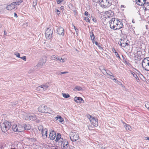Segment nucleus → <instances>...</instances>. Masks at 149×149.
Here are the masks:
<instances>
[{
  "mask_svg": "<svg viewBox=\"0 0 149 149\" xmlns=\"http://www.w3.org/2000/svg\"><path fill=\"white\" fill-rule=\"evenodd\" d=\"M110 27L113 29H119L123 26V24L118 19L112 18L109 21Z\"/></svg>",
  "mask_w": 149,
  "mask_h": 149,
  "instance_id": "f257e3e1",
  "label": "nucleus"
},
{
  "mask_svg": "<svg viewBox=\"0 0 149 149\" xmlns=\"http://www.w3.org/2000/svg\"><path fill=\"white\" fill-rule=\"evenodd\" d=\"M56 142H58V144L60 145L62 149H66L68 145V143L66 140L63 139L61 138V135L60 134L58 133L56 136L55 140Z\"/></svg>",
  "mask_w": 149,
  "mask_h": 149,
  "instance_id": "f03ea898",
  "label": "nucleus"
},
{
  "mask_svg": "<svg viewBox=\"0 0 149 149\" xmlns=\"http://www.w3.org/2000/svg\"><path fill=\"white\" fill-rule=\"evenodd\" d=\"M19 116L26 120H33L36 119V117L35 115H31L30 114L27 113L24 111H21Z\"/></svg>",
  "mask_w": 149,
  "mask_h": 149,
  "instance_id": "7ed1b4c3",
  "label": "nucleus"
},
{
  "mask_svg": "<svg viewBox=\"0 0 149 149\" xmlns=\"http://www.w3.org/2000/svg\"><path fill=\"white\" fill-rule=\"evenodd\" d=\"M38 111L42 113H51L52 112V110L49 108L47 107L45 105H42L38 108Z\"/></svg>",
  "mask_w": 149,
  "mask_h": 149,
  "instance_id": "20e7f679",
  "label": "nucleus"
},
{
  "mask_svg": "<svg viewBox=\"0 0 149 149\" xmlns=\"http://www.w3.org/2000/svg\"><path fill=\"white\" fill-rule=\"evenodd\" d=\"M11 125L10 123L7 121H5L1 123V129L2 131L5 132L10 128Z\"/></svg>",
  "mask_w": 149,
  "mask_h": 149,
  "instance_id": "39448f33",
  "label": "nucleus"
},
{
  "mask_svg": "<svg viewBox=\"0 0 149 149\" xmlns=\"http://www.w3.org/2000/svg\"><path fill=\"white\" fill-rule=\"evenodd\" d=\"M142 66L145 70L149 71V57L143 59L142 62Z\"/></svg>",
  "mask_w": 149,
  "mask_h": 149,
  "instance_id": "423d86ee",
  "label": "nucleus"
},
{
  "mask_svg": "<svg viewBox=\"0 0 149 149\" xmlns=\"http://www.w3.org/2000/svg\"><path fill=\"white\" fill-rule=\"evenodd\" d=\"M70 140L72 141H76L79 139L78 133L75 132H71L70 134Z\"/></svg>",
  "mask_w": 149,
  "mask_h": 149,
  "instance_id": "0eeeda50",
  "label": "nucleus"
},
{
  "mask_svg": "<svg viewBox=\"0 0 149 149\" xmlns=\"http://www.w3.org/2000/svg\"><path fill=\"white\" fill-rule=\"evenodd\" d=\"M12 129L13 131L15 132H21L24 130L23 127L19 124H14L12 126Z\"/></svg>",
  "mask_w": 149,
  "mask_h": 149,
  "instance_id": "6e6552de",
  "label": "nucleus"
},
{
  "mask_svg": "<svg viewBox=\"0 0 149 149\" xmlns=\"http://www.w3.org/2000/svg\"><path fill=\"white\" fill-rule=\"evenodd\" d=\"M100 3V6L104 8L109 7L111 5L110 0H101Z\"/></svg>",
  "mask_w": 149,
  "mask_h": 149,
  "instance_id": "1a4fd4ad",
  "label": "nucleus"
},
{
  "mask_svg": "<svg viewBox=\"0 0 149 149\" xmlns=\"http://www.w3.org/2000/svg\"><path fill=\"white\" fill-rule=\"evenodd\" d=\"M88 117L92 125L95 127H97L98 126V120L97 118L93 117L90 115H88Z\"/></svg>",
  "mask_w": 149,
  "mask_h": 149,
  "instance_id": "9d476101",
  "label": "nucleus"
},
{
  "mask_svg": "<svg viewBox=\"0 0 149 149\" xmlns=\"http://www.w3.org/2000/svg\"><path fill=\"white\" fill-rule=\"evenodd\" d=\"M53 32L52 30L47 28L45 33L46 38L48 39H50L52 38V37Z\"/></svg>",
  "mask_w": 149,
  "mask_h": 149,
  "instance_id": "9b49d317",
  "label": "nucleus"
},
{
  "mask_svg": "<svg viewBox=\"0 0 149 149\" xmlns=\"http://www.w3.org/2000/svg\"><path fill=\"white\" fill-rule=\"evenodd\" d=\"M118 44L121 46L124 47H125L129 45L128 43L127 42L126 40L124 38L123 39H121L118 42Z\"/></svg>",
  "mask_w": 149,
  "mask_h": 149,
  "instance_id": "f8f14e48",
  "label": "nucleus"
},
{
  "mask_svg": "<svg viewBox=\"0 0 149 149\" xmlns=\"http://www.w3.org/2000/svg\"><path fill=\"white\" fill-rule=\"evenodd\" d=\"M13 2L11 4L8 5L6 7V9L9 10H11L15 8V5H14Z\"/></svg>",
  "mask_w": 149,
  "mask_h": 149,
  "instance_id": "ddd939ff",
  "label": "nucleus"
},
{
  "mask_svg": "<svg viewBox=\"0 0 149 149\" xmlns=\"http://www.w3.org/2000/svg\"><path fill=\"white\" fill-rule=\"evenodd\" d=\"M49 136L50 139L53 140L55 139L56 137V135L55 132L52 131L51 132H50Z\"/></svg>",
  "mask_w": 149,
  "mask_h": 149,
  "instance_id": "4468645a",
  "label": "nucleus"
},
{
  "mask_svg": "<svg viewBox=\"0 0 149 149\" xmlns=\"http://www.w3.org/2000/svg\"><path fill=\"white\" fill-rule=\"evenodd\" d=\"M57 32L59 35H63L64 33V29L61 27H60L58 29Z\"/></svg>",
  "mask_w": 149,
  "mask_h": 149,
  "instance_id": "2eb2a0df",
  "label": "nucleus"
},
{
  "mask_svg": "<svg viewBox=\"0 0 149 149\" xmlns=\"http://www.w3.org/2000/svg\"><path fill=\"white\" fill-rule=\"evenodd\" d=\"M43 137L45 139L47 137V130L46 129H43L41 131Z\"/></svg>",
  "mask_w": 149,
  "mask_h": 149,
  "instance_id": "dca6fc26",
  "label": "nucleus"
},
{
  "mask_svg": "<svg viewBox=\"0 0 149 149\" xmlns=\"http://www.w3.org/2000/svg\"><path fill=\"white\" fill-rule=\"evenodd\" d=\"M43 91L46 90L49 86V83H47L41 86Z\"/></svg>",
  "mask_w": 149,
  "mask_h": 149,
  "instance_id": "f3484780",
  "label": "nucleus"
},
{
  "mask_svg": "<svg viewBox=\"0 0 149 149\" xmlns=\"http://www.w3.org/2000/svg\"><path fill=\"white\" fill-rule=\"evenodd\" d=\"M124 127H125L126 130L127 131H131L132 130V129L130 126L129 124H127L125 123H123Z\"/></svg>",
  "mask_w": 149,
  "mask_h": 149,
  "instance_id": "a211bd4d",
  "label": "nucleus"
},
{
  "mask_svg": "<svg viewBox=\"0 0 149 149\" xmlns=\"http://www.w3.org/2000/svg\"><path fill=\"white\" fill-rule=\"evenodd\" d=\"M136 3L139 5L142 6L146 2V0H136Z\"/></svg>",
  "mask_w": 149,
  "mask_h": 149,
  "instance_id": "6ab92c4d",
  "label": "nucleus"
},
{
  "mask_svg": "<svg viewBox=\"0 0 149 149\" xmlns=\"http://www.w3.org/2000/svg\"><path fill=\"white\" fill-rule=\"evenodd\" d=\"M74 100L77 103H81L82 101H84L83 99L80 97H75L74 98Z\"/></svg>",
  "mask_w": 149,
  "mask_h": 149,
  "instance_id": "aec40b11",
  "label": "nucleus"
},
{
  "mask_svg": "<svg viewBox=\"0 0 149 149\" xmlns=\"http://www.w3.org/2000/svg\"><path fill=\"white\" fill-rule=\"evenodd\" d=\"M55 119L56 121H58L62 123L64 122V120L63 118L60 116H57L55 118Z\"/></svg>",
  "mask_w": 149,
  "mask_h": 149,
  "instance_id": "412c9836",
  "label": "nucleus"
},
{
  "mask_svg": "<svg viewBox=\"0 0 149 149\" xmlns=\"http://www.w3.org/2000/svg\"><path fill=\"white\" fill-rule=\"evenodd\" d=\"M105 14L108 17H109L113 15V13L111 10L106 12Z\"/></svg>",
  "mask_w": 149,
  "mask_h": 149,
  "instance_id": "4be33fe9",
  "label": "nucleus"
},
{
  "mask_svg": "<svg viewBox=\"0 0 149 149\" xmlns=\"http://www.w3.org/2000/svg\"><path fill=\"white\" fill-rule=\"evenodd\" d=\"M51 59L52 60L56 61L59 59V58L58 56H56L55 55H53L51 57Z\"/></svg>",
  "mask_w": 149,
  "mask_h": 149,
  "instance_id": "5701e85b",
  "label": "nucleus"
},
{
  "mask_svg": "<svg viewBox=\"0 0 149 149\" xmlns=\"http://www.w3.org/2000/svg\"><path fill=\"white\" fill-rule=\"evenodd\" d=\"M38 62L40 63V64H41L43 66L46 62V61L45 59L42 58Z\"/></svg>",
  "mask_w": 149,
  "mask_h": 149,
  "instance_id": "b1692460",
  "label": "nucleus"
},
{
  "mask_svg": "<svg viewBox=\"0 0 149 149\" xmlns=\"http://www.w3.org/2000/svg\"><path fill=\"white\" fill-rule=\"evenodd\" d=\"M24 130H29L31 129V127L29 124L24 125Z\"/></svg>",
  "mask_w": 149,
  "mask_h": 149,
  "instance_id": "393cba45",
  "label": "nucleus"
},
{
  "mask_svg": "<svg viewBox=\"0 0 149 149\" xmlns=\"http://www.w3.org/2000/svg\"><path fill=\"white\" fill-rule=\"evenodd\" d=\"M145 9L149 10V3H146L143 4Z\"/></svg>",
  "mask_w": 149,
  "mask_h": 149,
  "instance_id": "a878e982",
  "label": "nucleus"
},
{
  "mask_svg": "<svg viewBox=\"0 0 149 149\" xmlns=\"http://www.w3.org/2000/svg\"><path fill=\"white\" fill-rule=\"evenodd\" d=\"M82 90V88L80 86H76L73 89L74 91H81Z\"/></svg>",
  "mask_w": 149,
  "mask_h": 149,
  "instance_id": "bb28decb",
  "label": "nucleus"
},
{
  "mask_svg": "<svg viewBox=\"0 0 149 149\" xmlns=\"http://www.w3.org/2000/svg\"><path fill=\"white\" fill-rule=\"evenodd\" d=\"M104 73L105 74H106L110 76H112L113 77H114V76L112 75V74L111 72H109L108 73L105 70H104Z\"/></svg>",
  "mask_w": 149,
  "mask_h": 149,
  "instance_id": "cd10ccee",
  "label": "nucleus"
},
{
  "mask_svg": "<svg viewBox=\"0 0 149 149\" xmlns=\"http://www.w3.org/2000/svg\"><path fill=\"white\" fill-rule=\"evenodd\" d=\"M63 96L65 98H68L70 97V95L68 94H66L65 93H62Z\"/></svg>",
  "mask_w": 149,
  "mask_h": 149,
  "instance_id": "c85d7f7f",
  "label": "nucleus"
},
{
  "mask_svg": "<svg viewBox=\"0 0 149 149\" xmlns=\"http://www.w3.org/2000/svg\"><path fill=\"white\" fill-rule=\"evenodd\" d=\"M90 36L91 39L92 40L93 43H94L93 41L95 40V39L94 34L92 33V34L90 35Z\"/></svg>",
  "mask_w": 149,
  "mask_h": 149,
  "instance_id": "c756f323",
  "label": "nucleus"
},
{
  "mask_svg": "<svg viewBox=\"0 0 149 149\" xmlns=\"http://www.w3.org/2000/svg\"><path fill=\"white\" fill-rule=\"evenodd\" d=\"M130 72L131 74L133 75V76L136 79H137V78L138 79L136 74H135L134 72L131 71Z\"/></svg>",
  "mask_w": 149,
  "mask_h": 149,
  "instance_id": "7c9ffc66",
  "label": "nucleus"
},
{
  "mask_svg": "<svg viewBox=\"0 0 149 149\" xmlns=\"http://www.w3.org/2000/svg\"><path fill=\"white\" fill-rule=\"evenodd\" d=\"M22 1H17V2H13V3H14V5H15V6L16 5H19L20 4Z\"/></svg>",
  "mask_w": 149,
  "mask_h": 149,
  "instance_id": "2f4dec72",
  "label": "nucleus"
},
{
  "mask_svg": "<svg viewBox=\"0 0 149 149\" xmlns=\"http://www.w3.org/2000/svg\"><path fill=\"white\" fill-rule=\"evenodd\" d=\"M37 0H34L33 1V7H35V6L37 5Z\"/></svg>",
  "mask_w": 149,
  "mask_h": 149,
  "instance_id": "473e14b6",
  "label": "nucleus"
},
{
  "mask_svg": "<svg viewBox=\"0 0 149 149\" xmlns=\"http://www.w3.org/2000/svg\"><path fill=\"white\" fill-rule=\"evenodd\" d=\"M68 72H57V74L58 75H61L62 74H66L68 73Z\"/></svg>",
  "mask_w": 149,
  "mask_h": 149,
  "instance_id": "72a5a7b5",
  "label": "nucleus"
},
{
  "mask_svg": "<svg viewBox=\"0 0 149 149\" xmlns=\"http://www.w3.org/2000/svg\"><path fill=\"white\" fill-rule=\"evenodd\" d=\"M59 58L60 59H59L58 60L60 62L63 63L65 62V59H64L62 58H60L59 57Z\"/></svg>",
  "mask_w": 149,
  "mask_h": 149,
  "instance_id": "f704fd0d",
  "label": "nucleus"
},
{
  "mask_svg": "<svg viewBox=\"0 0 149 149\" xmlns=\"http://www.w3.org/2000/svg\"><path fill=\"white\" fill-rule=\"evenodd\" d=\"M145 106L149 110V102H147L145 103Z\"/></svg>",
  "mask_w": 149,
  "mask_h": 149,
  "instance_id": "c9c22d12",
  "label": "nucleus"
},
{
  "mask_svg": "<svg viewBox=\"0 0 149 149\" xmlns=\"http://www.w3.org/2000/svg\"><path fill=\"white\" fill-rule=\"evenodd\" d=\"M36 90L37 91H43L41 86L36 88Z\"/></svg>",
  "mask_w": 149,
  "mask_h": 149,
  "instance_id": "e433bc0d",
  "label": "nucleus"
},
{
  "mask_svg": "<svg viewBox=\"0 0 149 149\" xmlns=\"http://www.w3.org/2000/svg\"><path fill=\"white\" fill-rule=\"evenodd\" d=\"M14 54L17 57L20 58V54L17 52H15Z\"/></svg>",
  "mask_w": 149,
  "mask_h": 149,
  "instance_id": "4c0bfd02",
  "label": "nucleus"
},
{
  "mask_svg": "<svg viewBox=\"0 0 149 149\" xmlns=\"http://www.w3.org/2000/svg\"><path fill=\"white\" fill-rule=\"evenodd\" d=\"M84 19L86 22H90V20L87 17H85L84 18Z\"/></svg>",
  "mask_w": 149,
  "mask_h": 149,
  "instance_id": "58836bf2",
  "label": "nucleus"
},
{
  "mask_svg": "<svg viewBox=\"0 0 149 149\" xmlns=\"http://www.w3.org/2000/svg\"><path fill=\"white\" fill-rule=\"evenodd\" d=\"M37 65L38 66V68H40L42 66V65H41V64H40V63H39V62L38 63V64H37Z\"/></svg>",
  "mask_w": 149,
  "mask_h": 149,
  "instance_id": "ea45409f",
  "label": "nucleus"
},
{
  "mask_svg": "<svg viewBox=\"0 0 149 149\" xmlns=\"http://www.w3.org/2000/svg\"><path fill=\"white\" fill-rule=\"evenodd\" d=\"M115 54L117 57L119 59H120V57L118 54L116 52H115Z\"/></svg>",
  "mask_w": 149,
  "mask_h": 149,
  "instance_id": "a19ab883",
  "label": "nucleus"
},
{
  "mask_svg": "<svg viewBox=\"0 0 149 149\" xmlns=\"http://www.w3.org/2000/svg\"><path fill=\"white\" fill-rule=\"evenodd\" d=\"M56 12L58 15H59L60 14V12L57 9H56Z\"/></svg>",
  "mask_w": 149,
  "mask_h": 149,
  "instance_id": "79ce46f5",
  "label": "nucleus"
},
{
  "mask_svg": "<svg viewBox=\"0 0 149 149\" xmlns=\"http://www.w3.org/2000/svg\"><path fill=\"white\" fill-rule=\"evenodd\" d=\"M21 58L24 60V61H25L26 60V56H24L22 57H20Z\"/></svg>",
  "mask_w": 149,
  "mask_h": 149,
  "instance_id": "37998d69",
  "label": "nucleus"
},
{
  "mask_svg": "<svg viewBox=\"0 0 149 149\" xmlns=\"http://www.w3.org/2000/svg\"><path fill=\"white\" fill-rule=\"evenodd\" d=\"M40 69L39 68H38V66L36 65L35 66H34V68H33V70H34V71L36 70L37 69Z\"/></svg>",
  "mask_w": 149,
  "mask_h": 149,
  "instance_id": "c03bdc74",
  "label": "nucleus"
},
{
  "mask_svg": "<svg viewBox=\"0 0 149 149\" xmlns=\"http://www.w3.org/2000/svg\"><path fill=\"white\" fill-rule=\"evenodd\" d=\"M113 80H115L114 81L116 83L119 84V83H120L119 81L118 80H116V79L115 78L113 79Z\"/></svg>",
  "mask_w": 149,
  "mask_h": 149,
  "instance_id": "a18cd8bd",
  "label": "nucleus"
},
{
  "mask_svg": "<svg viewBox=\"0 0 149 149\" xmlns=\"http://www.w3.org/2000/svg\"><path fill=\"white\" fill-rule=\"evenodd\" d=\"M93 1L96 2H100L101 0H93Z\"/></svg>",
  "mask_w": 149,
  "mask_h": 149,
  "instance_id": "49530a36",
  "label": "nucleus"
},
{
  "mask_svg": "<svg viewBox=\"0 0 149 149\" xmlns=\"http://www.w3.org/2000/svg\"><path fill=\"white\" fill-rule=\"evenodd\" d=\"M56 1H57V3L58 4H59L61 2V1L60 0H56Z\"/></svg>",
  "mask_w": 149,
  "mask_h": 149,
  "instance_id": "de8ad7c7",
  "label": "nucleus"
},
{
  "mask_svg": "<svg viewBox=\"0 0 149 149\" xmlns=\"http://www.w3.org/2000/svg\"><path fill=\"white\" fill-rule=\"evenodd\" d=\"M95 44L96 45H97V46H98V47H100V45H99L98 44V43L97 42H96H96H95Z\"/></svg>",
  "mask_w": 149,
  "mask_h": 149,
  "instance_id": "09e8293b",
  "label": "nucleus"
},
{
  "mask_svg": "<svg viewBox=\"0 0 149 149\" xmlns=\"http://www.w3.org/2000/svg\"><path fill=\"white\" fill-rule=\"evenodd\" d=\"M84 14L86 16H88V12L86 11H85V13H84Z\"/></svg>",
  "mask_w": 149,
  "mask_h": 149,
  "instance_id": "8fccbe9b",
  "label": "nucleus"
},
{
  "mask_svg": "<svg viewBox=\"0 0 149 149\" xmlns=\"http://www.w3.org/2000/svg\"><path fill=\"white\" fill-rule=\"evenodd\" d=\"M7 32L5 31H4V36H6Z\"/></svg>",
  "mask_w": 149,
  "mask_h": 149,
  "instance_id": "3c124183",
  "label": "nucleus"
},
{
  "mask_svg": "<svg viewBox=\"0 0 149 149\" xmlns=\"http://www.w3.org/2000/svg\"><path fill=\"white\" fill-rule=\"evenodd\" d=\"M112 51L114 53H115V52H116L115 50V49L114 48H112Z\"/></svg>",
  "mask_w": 149,
  "mask_h": 149,
  "instance_id": "603ef678",
  "label": "nucleus"
},
{
  "mask_svg": "<svg viewBox=\"0 0 149 149\" xmlns=\"http://www.w3.org/2000/svg\"><path fill=\"white\" fill-rule=\"evenodd\" d=\"M121 8H125V6L123 5H121Z\"/></svg>",
  "mask_w": 149,
  "mask_h": 149,
  "instance_id": "864d4df0",
  "label": "nucleus"
},
{
  "mask_svg": "<svg viewBox=\"0 0 149 149\" xmlns=\"http://www.w3.org/2000/svg\"><path fill=\"white\" fill-rule=\"evenodd\" d=\"M64 7L63 6H61V9L62 10H63L64 9Z\"/></svg>",
  "mask_w": 149,
  "mask_h": 149,
  "instance_id": "5fc2aeb1",
  "label": "nucleus"
},
{
  "mask_svg": "<svg viewBox=\"0 0 149 149\" xmlns=\"http://www.w3.org/2000/svg\"><path fill=\"white\" fill-rule=\"evenodd\" d=\"M73 27H74V29L75 30L77 31V28L75 26H73Z\"/></svg>",
  "mask_w": 149,
  "mask_h": 149,
  "instance_id": "6e6d98bb",
  "label": "nucleus"
},
{
  "mask_svg": "<svg viewBox=\"0 0 149 149\" xmlns=\"http://www.w3.org/2000/svg\"><path fill=\"white\" fill-rule=\"evenodd\" d=\"M14 16H15V17H17V14L15 13H14Z\"/></svg>",
  "mask_w": 149,
  "mask_h": 149,
  "instance_id": "4d7b16f0",
  "label": "nucleus"
},
{
  "mask_svg": "<svg viewBox=\"0 0 149 149\" xmlns=\"http://www.w3.org/2000/svg\"><path fill=\"white\" fill-rule=\"evenodd\" d=\"M101 149H107L106 147H102Z\"/></svg>",
  "mask_w": 149,
  "mask_h": 149,
  "instance_id": "13d9d810",
  "label": "nucleus"
},
{
  "mask_svg": "<svg viewBox=\"0 0 149 149\" xmlns=\"http://www.w3.org/2000/svg\"><path fill=\"white\" fill-rule=\"evenodd\" d=\"M146 138L147 140H149V137H146Z\"/></svg>",
  "mask_w": 149,
  "mask_h": 149,
  "instance_id": "bf43d9fd",
  "label": "nucleus"
},
{
  "mask_svg": "<svg viewBox=\"0 0 149 149\" xmlns=\"http://www.w3.org/2000/svg\"><path fill=\"white\" fill-rule=\"evenodd\" d=\"M132 22H133V23H134V22H134V20H132Z\"/></svg>",
  "mask_w": 149,
  "mask_h": 149,
  "instance_id": "052dcab7",
  "label": "nucleus"
},
{
  "mask_svg": "<svg viewBox=\"0 0 149 149\" xmlns=\"http://www.w3.org/2000/svg\"><path fill=\"white\" fill-rule=\"evenodd\" d=\"M93 20L95 22V21H94V19H93Z\"/></svg>",
  "mask_w": 149,
  "mask_h": 149,
  "instance_id": "680f3d73",
  "label": "nucleus"
},
{
  "mask_svg": "<svg viewBox=\"0 0 149 149\" xmlns=\"http://www.w3.org/2000/svg\"><path fill=\"white\" fill-rule=\"evenodd\" d=\"M121 85L122 86H123V85L122 84H121Z\"/></svg>",
  "mask_w": 149,
  "mask_h": 149,
  "instance_id": "e2e57ef3",
  "label": "nucleus"
},
{
  "mask_svg": "<svg viewBox=\"0 0 149 149\" xmlns=\"http://www.w3.org/2000/svg\"><path fill=\"white\" fill-rule=\"evenodd\" d=\"M95 42V40L94 41H93L94 43Z\"/></svg>",
  "mask_w": 149,
  "mask_h": 149,
  "instance_id": "0e129e2a",
  "label": "nucleus"
}]
</instances>
